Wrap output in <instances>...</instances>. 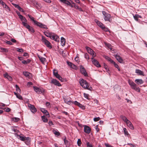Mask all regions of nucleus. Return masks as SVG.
Masks as SVG:
<instances>
[{
  "label": "nucleus",
  "mask_w": 147,
  "mask_h": 147,
  "mask_svg": "<svg viewBox=\"0 0 147 147\" xmlns=\"http://www.w3.org/2000/svg\"><path fill=\"white\" fill-rule=\"evenodd\" d=\"M135 72L136 74H138V75L144 76V74L143 72L140 69H136Z\"/></svg>",
  "instance_id": "412c9836"
},
{
  "label": "nucleus",
  "mask_w": 147,
  "mask_h": 147,
  "mask_svg": "<svg viewBox=\"0 0 147 147\" xmlns=\"http://www.w3.org/2000/svg\"><path fill=\"white\" fill-rule=\"evenodd\" d=\"M128 83L132 89L138 92H140V88L132 80H128Z\"/></svg>",
  "instance_id": "f03ea898"
},
{
  "label": "nucleus",
  "mask_w": 147,
  "mask_h": 147,
  "mask_svg": "<svg viewBox=\"0 0 147 147\" xmlns=\"http://www.w3.org/2000/svg\"><path fill=\"white\" fill-rule=\"evenodd\" d=\"M135 82L137 84L139 85L142 84L144 83L143 81L141 79H137L135 80Z\"/></svg>",
  "instance_id": "5701e85b"
},
{
  "label": "nucleus",
  "mask_w": 147,
  "mask_h": 147,
  "mask_svg": "<svg viewBox=\"0 0 147 147\" xmlns=\"http://www.w3.org/2000/svg\"><path fill=\"white\" fill-rule=\"evenodd\" d=\"M17 97L20 100H22L23 98L22 96L20 94L17 95Z\"/></svg>",
  "instance_id": "3c124183"
},
{
  "label": "nucleus",
  "mask_w": 147,
  "mask_h": 147,
  "mask_svg": "<svg viewBox=\"0 0 147 147\" xmlns=\"http://www.w3.org/2000/svg\"><path fill=\"white\" fill-rule=\"evenodd\" d=\"M44 34L47 37H51L52 34L51 33H49L47 32H44Z\"/></svg>",
  "instance_id": "c756f323"
},
{
  "label": "nucleus",
  "mask_w": 147,
  "mask_h": 147,
  "mask_svg": "<svg viewBox=\"0 0 147 147\" xmlns=\"http://www.w3.org/2000/svg\"><path fill=\"white\" fill-rule=\"evenodd\" d=\"M95 129H96V131H97V132H98L99 131V129L98 128V125H96L95 126Z\"/></svg>",
  "instance_id": "680f3d73"
},
{
  "label": "nucleus",
  "mask_w": 147,
  "mask_h": 147,
  "mask_svg": "<svg viewBox=\"0 0 147 147\" xmlns=\"http://www.w3.org/2000/svg\"><path fill=\"white\" fill-rule=\"evenodd\" d=\"M0 3L3 6H4V5H5V3L4 2H3L2 0H0Z\"/></svg>",
  "instance_id": "0e129e2a"
},
{
  "label": "nucleus",
  "mask_w": 147,
  "mask_h": 147,
  "mask_svg": "<svg viewBox=\"0 0 147 147\" xmlns=\"http://www.w3.org/2000/svg\"><path fill=\"white\" fill-rule=\"evenodd\" d=\"M105 68L106 70V71L109 74V75H110V71L109 69L107 68V67H106L105 66Z\"/></svg>",
  "instance_id": "13d9d810"
},
{
  "label": "nucleus",
  "mask_w": 147,
  "mask_h": 147,
  "mask_svg": "<svg viewBox=\"0 0 147 147\" xmlns=\"http://www.w3.org/2000/svg\"><path fill=\"white\" fill-rule=\"evenodd\" d=\"M17 51L20 52H23V50L22 48H17Z\"/></svg>",
  "instance_id": "5fc2aeb1"
},
{
  "label": "nucleus",
  "mask_w": 147,
  "mask_h": 147,
  "mask_svg": "<svg viewBox=\"0 0 147 147\" xmlns=\"http://www.w3.org/2000/svg\"><path fill=\"white\" fill-rule=\"evenodd\" d=\"M84 56H85V57L86 59H89V56L87 53H85L84 55Z\"/></svg>",
  "instance_id": "864d4df0"
},
{
  "label": "nucleus",
  "mask_w": 147,
  "mask_h": 147,
  "mask_svg": "<svg viewBox=\"0 0 147 147\" xmlns=\"http://www.w3.org/2000/svg\"><path fill=\"white\" fill-rule=\"evenodd\" d=\"M30 19L34 22L35 25H36V24H37V22H38L36 20H34V18H33L32 17H31Z\"/></svg>",
  "instance_id": "49530a36"
},
{
  "label": "nucleus",
  "mask_w": 147,
  "mask_h": 147,
  "mask_svg": "<svg viewBox=\"0 0 147 147\" xmlns=\"http://www.w3.org/2000/svg\"><path fill=\"white\" fill-rule=\"evenodd\" d=\"M42 41L49 48L51 49L52 48L51 43L46 39L45 37L42 36Z\"/></svg>",
  "instance_id": "7ed1b4c3"
},
{
  "label": "nucleus",
  "mask_w": 147,
  "mask_h": 147,
  "mask_svg": "<svg viewBox=\"0 0 147 147\" xmlns=\"http://www.w3.org/2000/svg\"><path fill=\"white\" fill-rule=\"evenodd\" d=\"M6 43L7 44H8V45H12V43L10 41H7L6 42Z\"/></svg>",
  "instance_id": "338daca9"
},
{
  "label": "nucleus",
  "mask_w": 147,
  "mask_h": 147,
  "mask_svg": "<svg viewBox=\"0 0 147 147\" xmlns=\"http://www.w3.org/2000/svg\"><path fill=\"white\" fill-rule=\"evenodd\" d=\"M3 7L5 8V9L7 11H9L10 9L9 7L7 6V5L5 3V5H4V6H3Z\"/></svg>",
  "instance_id": "ea45409f"
},
{
  "label": "nucleus",
  "mask_w": 147,
  "mask_h": 147,
  "mask_svg": "<svg viewBox=\"0 0 147 147\" xmlns=\"http://www.w3.org/2000/svg\"><path fill=\"white\" fill-rule=\"evenodd\" d=\"M123 130L124 131L125 135L126 136L128 135H129V134L127 131V129L125 128H124L123 129Z\"/></svg>",
  "instance_id": "58836bf2"
},
{
  "label": "nucleus",
  "mask_w": 147,
  "mask_h": 147,
  "mask_svg": "<svg viewBox=\"0 0 147 147\" xmlns=\"http://www.w3.org/2000/svg\"><path fill=\"white\" fill-rule=\"evenodd\" d=\"M126 123L128 126L129 127L130 129H134V127L133 125L129 120L127 121V122Z\"/></svg>",
  "instance_id": "4be33fe9"
},
{
  "label": "nucleus",
  "mask_w": 147,
  "mask_h": 147,
  "mask_svg": "<svg viewBox=\"0 0 147 147\" xmlns=\"http://www.w3.org/2000/svg\"><path fill=\"white\" fill-rule=\"evenodd\" d=\"M61 45L62 46H64L65 45V40L63 37H61Z\"/></svg>",
  "instance_id": "393cba45"
},
{
  "label": "nucleus",
  "mask_w": 147,
  "mask_h": 147,
  "mask_svg": "<svg viewBox=\"0 0 147 147\" xmlns=\"http://www.w3.org/2000/svg\"><path fill=\"white\" fill-rule=\"evenodd\" d=\"M64 100V101L66 103L69 104V105H70L71 102H72V101L70 100V99H69V98H63Z\"/></svg>",
  "instance_id": "b1692460"
},
{
  "label": "nucleus",
  "mask_w": 147,
  "mask_h": 147,
  "mask_svg": "<svg viewBox=\"0 0 147 147\" xmlns=\"http://www.w3.org/2000/svg\"><path fill=\"white\" fill-rule=\"evenodd\" d=\"M34 91L38 94L43 93L45 92V90L43 88H41L36 86L33 87Z\"/></svg>",
  "instance_id": "423d86ee"
},
{
  "label": "nucleus",
  "mask_w": 147,
  "mask_h": 147,
  "mask_svg": "<svg viewBox=\"0 0 147 147\" xmlns=\"http://www.w3.org/2000/svg\"><path fill=\"white\" fill-rule=\"evenodd\" d=\"M91 129L88 126L85 125L84 127V131L87 133V134H89L90 132Z\"/></svg>",
  "instance_id": "2eb2a0df"
},
{
  "label": "nucleus",
  "mask_w": 147,
  "mask_h": 147,
  "mask_svg": "<svg viewBox=\"0 0 147 147\" xmlns=\"http://www.w3.org/2000/svg\"><path fill=\"white\" fill-rule=\"evenodd\" d=\"M5 111L6 112H9L11 111V109L9 108H5Z\"/></svg>",
  "instance_id": "774afa93"
},
{
  "label": "nucleus",
  "mask_w": 147,
  "mask_h": 147,
  "mask_svg": "<svg viewBox=\"0 0 147 147\" xmlns=\"http://www.w3.org/2000/svg\"><path fill=\"white\" fill-rule=\"evenodd\" d=\"M46 105L48 107H49L50 106V104L49 102H47L46 103Z\"/></svg>",
  "instance_id": "69168bd1"
},
{
  "label": "nucleus",
  "mask_w": 147,
  "mask_h": 147,
  "mask_svg": "<svg viewBox=\"0 0 147 147\" xmlns=\"http://www.w3.org/2000/svg\"><path fill=\"white\" fill-rule=\"evenodd\" d=\"M84 97L87 99L88 98V94L85 93H84Z\"/></svg>",
  "instance_id": "e2e57ef3"
},
{
  "label": "nucleus",
  "mask_w": 147,
  "mask_h": 147,
  "mask_svg": "<svg viewBox=\"0 0 147 147\" xmlns=\"http://www.w3.org/2000/svg\"><path fill=\"white\" fill-rule=\"evenodd\" d=\"M112 63L114 65L115 67L119 71H120V69L118 65L114 61Z\"/></svg>",
  "instance_id": "2f4dec72"
},
{
  "label": "nucleus",
  "mask_w": 147,
  "mask_h": 147,
  "mask_svg": "<svg viewBox=\"0 0 147 147\" xmlns=\"http://www.w3.org/2000/svg\"><path fill=\"white\" fill-rule=\"evenodd\" d=\"M51 83L54 84V85L59 86H61V84L59 83V81L56 79H52L51 80Z\"/></svg>",
  "instance_id": "4468645a"
},
{
  "label": "nucleus",
  "mask_w": 147,
  "mask_h": 147,
  "mask_svg": "<svg viewBox=\"0 0 147 147\" xmlns=\"http://www.w3.org/2000/svg\"><path fill=\"white\" fill-rule=\"evenodd\" d=\"M72 103H74L76 105H78V106L79 105H80V103L78 102H77L76 101H75L73 102H72Z\"/></svg>",
  "instance_id": "4d7b16f0"
},
{
  "label": "nucleus",
  "mask_w": 147,
  "mask_h": 147,
  "mask_svg": "<svg viewBox=\"0 0 147 147\" xmlns=\"http://www.w3.org/2000/svg\"><path fill=\"white\" fill-rule=\"evenodd\" d=\"M16 90L17 91L19 92H21V90H20L19 87L17 85H16Z\"/></svg>",
  "instance_id": "a18cd8bd"
},
{
  "label": "nucleus",
  "mask_w": 147,
  "mask_h": 147,
  "mask_svg": "<svg viewBox=\"0 0 147 147\" xmlns=\"http://www.w3.org/2000/svg\"><path fill=\"white\" fill-rule=\"evenodd\" d=\"M11 4L12 5H13L16 8H18V7L19 6L18 5L16 4L15 3H12Z\"/></svg>",
  "instance_id": "603ef678"
},
{
  "label": "nucleus",
  "mask_w": 147,
  "mask_h": 147,
  "mask_svg": "<svg viewBox=\"0 0 147 147\" xmlns=\"http://www.w3.org/2000/svg\"><path fill=\"white\" fill-rule=\"evenodd\" d=\"M12 120L15 122H17L19 121L20 120V119L18 117H13L12 118Z\"/></svg>",
  "instance_id": "72a5a7b5"
},
{
  "label": "nucleus",
  "mask_w": 147,
  "mask_h": 147,
  "mask_svg": "<svg viewBox=\"0 0 147 147\" xmlns=\"http://www.w3.org/2000/svg\"><path fill=\"white\" fill-rule=\"evenodd\" d=\"M105 45L107 47H108V48L110 49L111 50H112V46L110 44L107 43L106 42H105Z\"/></svg>",
  "instance_id": "473e14b6"
},
{
  "label": "nucleus",
  "mask_w": 147,
  "mask_h": 147,
  "mask_svg": "<svg viewBox=\"0 0 147 147\" xmlns=\"http://www.w3.org/2000/svg\"><path fill=\"white\" fill-rule=\"evenodd\" d=\"M100 119V118L98 117H95L94 119V121H97Z\"/></svg>",
  "instance_id": "09e8293b"
},
{
  "label": "nucleus",
  "mask_w": 147,
  "mask_h": 147,
  "mask_svg": "<svg viewBox=\"0 0 147 147\" xmlns=\"http://www.w3.org/2000/svg\"><path fill=\"white\" fill-rule=\"evenodd\" d=\"M80 71L81 73L83 74L85 76L87 77L88 76L85 69L83 66L81 65L80 66Z\"/></svg>",
  "instance_id": "6e6552de"
},
{
  "label": "nucleus",
  "mask_w": 147,
  "mask_h": 147,
  "mask_svg": "<svg viewBox=\"0 0 147 147\" xmlns=\"http://www.w3.org/2000/svg\"><path fill=\"white\" fill-rule=\"evenodd\" d=\"M66 137H65V138L63 139V140L64 141V143L65 145L67 146V145H68V141L67 140H66Z\"/></svg>",
  "instance_id": "c9c22d12"
},
{
  "label": "nucleus",
  "mask_w": 147,
  "mask_h": 147,
  "mask_svg": "<svg viewBox=\"0 0 147 147\" xmlns=\"http://www.w3.org/2000/svg\"><path fill=\"white\" fill-rule=\"evenodd\" d=\"M42 121L44 123H47L48 122V120L47 117L43 115L41 116Z\"/></svg>",
  "instance_id": "bb28decb"
},
{
  "label": "nucleus",
  "mask_w": 147,
  "mask_h": 147,
  "mask_svg": "<svg viewBox=\"0 0 147 147\" xmlns=\"http://www.w3.org/2000/svg\"><path fill=\"white\" fill-rule=\"evenodd\" d=\"M53 133L55 135L57 136H59L60 135V134L59 132L55 130H54L53 131Z\"/></svg>",
  "instance_id": "4c0bfd02"
},
{
  "label": "nucleus",
  "mask_w": 147,
  "mask_h": 147,
  "mask_svg": "<svg viewBox=\"0 0 147 147\" xmlns=\"http://www.w3.org/2000/svg\"><path fill=\"white\" fill-rule=\"evenodd\" d=\"M4 76L5 78H7L9 81H11L12 80V78L11 76H9L7 73H6L4 74Z\"/></svg>",
  "instance_id": "a878e982"
},
{
  "label": "nucleus",
  "mask_w": 147,
  "mask_h": 147,
  "mask_svg": "<svg viewBox=\"0 0 147 147\" xmlns=\"http://www.w3.org/2000/svg\"><path fill=\"white\" fill-rule=\"evenodd\" d=\"M59 80L61 81V82H63L64 81V79L62 78L59 75L58 77H57Z\"/></svg>",
  "instance_id": "37998d69"
},
{
  "label": "nucleus",
  "mask_w": 147,
  "mask_h": 147,
  "mask_svg": "<svg viewBox=\"0 0 147 147\" xmlns=\"http://www.w3.org/2000/svg\"><path fill=\"white\" fill-rule=\"evenodd\" d=\"M77 144L79 146H81L82 142L81 140L80 139H78L77 142Z\"/></svg>",
  "instance_id": "79ce46f5"
},
{
  "label": "nucleus",
  "mask_w": 147,
  "mask_h": 147,
  "mask_svg": "<svg viewBox=\"0 0 147 147\" xmlns=\"http://www.w3.org/2000/svg\"><path fill=\"white\" fill-rule=\"evenodd\" d=\"M26 28L28 29L29 31L32 32H34V30L33 28L31 26H30L27 24L24 26Z\"/></svg>",
  "instance_id": "9b49d317"
},
{
  "label": "nucleus",
  "mask_w": 147,
  "mask_h": 147,
  "mask_svg": "<svg viewBox=\"0 0 147 147\" xmlns=\"http://www.w3.org/2000/svg\"><path fill=\"white\" fill-rule=\"evenodd\" d=\"M134 19L136 20V21H138V17L137 16V14H135V16H134Z\"/></svg>",
  "instance_id": "6e6d98bb"
},
{
  "label": "nucleus",
  "mask_w": 147,
  "mask_h": 147,
  "mask_svg": "<svg viewBox=\"0 0 147 147\" xmlns=\"http://www.w3.org/2000/svg\"><path fill=\"white\" fill-rule=\"evenodd\" d=\"M20 19L22 21V24L23 26L25 25L27 23L26 22L27 21V20L24 17L22 16V17H20Z\"/></svg>",
  "instance_id": "aec40b11"
},
{
  "label": "nucleus",
  "mask_w": 147,
  "mask_h": 147,
  "mask_svg": "<svg viewBox=\"0 0 147 147\" xmlns=\"http://www.w3.org/2000/svg\"><path fill=\"white\" fill-rule=\"evenodd\" d=\"M40 110L41 111L45 114V115L47 116L48 117H49L50 115L47 111L45 110V109L41 108H40Z\"/></svg>",
  "instance_id": "a211bd4d"
},
{
  "label": "nucleus",
  "mask_w": 147,
  "mask_h": 147,
  "mask_svg": "<svg viewBox=\"0 0 147 147\" xmlns=\"http://www.w3.org/2000/svg\"><path fill=\"white\" fill-rule=\"evenodd\" d=\"M15 135L17 138L20 139L21 141H24L25 140V137L21 136L17 133L15 134Z\"/></svg>",
  "instance_id": "6ab92c4d"
},
{
  "label": "nucleus",
  "mask_w": 147,
  "mask_h": 147,
  "mask_svg": "<svg viewBox=\"0 0 147 147\" xmlns=\"http://www.w3.org/2000/svg\"><path fill=\"white\" fill-rule=\"evenodd\" d=\"M102 13L104 16V19L105 21H110V19L111 18V16L110 14L107 13L106 12L102 11Z\"/></svg>",
  "instance_id": "0eeeda50"
},
{
  "label": "nucleus",
  "mask_w": 147,
  "mask_h": 147,
  "mask_svg": "<svg viewBox=\"0 0 147 147\" xmlns=\"http://www.w3.org/2000/svg\"><path fill=\"white\" fill-rule=\"evenodd\" d=\"M87 147H93L92 144H90L89 142H87L86 143Z\"/></svg>",
  "instance_id": "de8ad7c7"
},
{
  "label": "nucleus",
  "mask_w": 147,
  "mask_h": 147,
  "mask_svg": "<svg viewBox=\"0 0 147 147\" xmlns=\"http://www.w3.org/2000/svg\"><path fill=\"white\" fill-rule=\"evenodd\" d=\"M64 3L68 5H71V3L67 0H65L63 2Z\"/></svg>",
  "instance_id": "a19ab883"
},
{
  "label": "nucleus",
  "mask_w": 147,
  "mask_h": 147,
  "mask_svg": "<svg viewBox=\"0 0 147 147\" xmlns=\"http://www.w3.org/2000/svg\"><path fill=\"white\" fill-rule=\"evenodd\" d=\"M105 58L112 63L114 61L113 60H112L109 57L107 56H106Z\"/></svg>",
  "instance_id": "e433bc0d"
},
{
  "label": "nucleus",
  "mask_w": 147,
  "mask_h": 147,
  "mask_svg": "<svg viewBox=\"0 0 147 147\" xmlns=\"http://www.w3.org/2000/svg\"><path fill=\"white\" fill-rule=\"evenodd\" d=\"M80 83L83 88L90 90H92V87L91 86H90L89 84H88L85 80L83 79H82L80 81Z\"/></svg>",
  "instance_id": "f257e3e1"
},
{
  "label": "nucleus",
  "mask_w": 147,
  "mask_h": 147,
  "mask_svg": "<svg viewBox=\"0 0 147 147\" xmlns=\"http://www.w3.org/2000/svg\"><path fill=\"white\" fill-rule=\"evenodd\" d=\"M67 65L71 68L76 69L77 67L76 65L69 61H67Z\"/></svg>",
  "instance_id": "f3484780"
},
{
  "label": "nucleus",
  "mask_w": 147,
  "mask_h": 147,
  "mask_svg": "<svg viewBox=\"0 0 147 147\" xmlns=\"http://www.w3.org/2000/svg\"><path fill=\"white\" fill-rule=\"evenodd\" d=\"M122 119L126 123H127V121H128L129 120L127 119V118L124 116H121Z\"/></svg>",
  "instance_id": "7c9ffc66"
},
{
  "label": "nucleus",
  "mask_w": 147,
  "mask_h": 147,
  "mask_svg": "<svg viewBox=\"0 0 147 147\" xmlns=\"http://www.w3.org/2000/svg\"><path fill=\"white\" fill-rule=\"evenodd\" d=\"M28 107L32 113H34L36 112L37 109L34 105L29 104L28 105Z\"/></svg>",
  "instance_id": "1a4fd4ad"
},
{
  "label": "nucleus",
  "mask_w": 147,
  "mask_h": 147,
  "mask_svg": "<svg viewBox=\"0 0 147 147\" xmlns=\"http://www.w3.org/2000/svg\"><path fill=\"white\" fill-rule=\"evenodd\" d=\"M0 49L1 52H8L7 50L6 49L3 48H1Z\"/></svg>",
  "instance_id": "c03bdc74"
},
{
  "label": "nucleus",
  "mask_w": 147,
  "mask_h": 147,
  "mask_svg": "<svg viewBox=\"0 0 147 147\" xmlns=\"http://www.w3.org/2000/svg\"><path fill=\"white\" fill-rule=\"evenodd\" d=\"M16 13L19 16V18H20V17H22V16L20 14V13L19 12L17 11H16Z\"/></svg>",
  "instance_id": "bf43d9fd"
},
{
  "label": "nucleus",
  "mask_w": 147,
  "mask_h": 147,
  "mask_svg": "<svg viewBox=\"0 0 147 147\" xmlns=\"http://www.w3.org/2000/svg\"><path fill=\"white\" fill-rule=\"evenodd\" d=\"M96 23L97 25L101 29L105 32H107L109 31V29L106 27H105L104 25L100 22L98 21L97 20L96 21Z\"/></svg>",
  "instance_id": "20e7f679"
},
{
  "label": "nucleus",
  "mask_w": 147,
  "mask_h": 147,
  "mask_svg": "<svg viewBox=\"0 0 147 147\" xmlns=\"http://www.w3.org/2000/svg\"><path fill=\"white\" fill-rule=\"evenodd\" d=\"M80 108H81L83 109H85V107L82 104L80 103V105H79L78 106Z\"/></svg>",
  "instance_id": "8fccbe9b"
},
{
  "label": "nucleus",
  "mask_w": 147,
  "mask_h": 147,
  "mask_svg": "<svg viewBox=\"0 0 147 147\" xmlns=\"http://www.w3.org/2000/svg\"><path fill=\"white\" fill-rule=\"evenodd\" d=\"M53 74L57 78L59 76V75L58 74L57 71L55 69H54L53 70Z\"/></svg>",
  "instance_id": "cd10ccee"
},
{
  "label": "nucleus",
  "mask_w": 147,
  "mask_h": 147,
  "mask_svg": "<svg viewBox=\"0 0 147 147\" xmlns=\"http://www.w3.org/2000/svg\"><path fill=\"white\" fill-rule=\"evenodd\" d=\"M92 61L93 63L97 67H100L101 66L99 62L96 60L93 59L92 60Z\"/></svg>",
  "instance_id": "ddd939ff"
},
{
  "label": "nucleus",
  "mask_w": 147,
  "mask_h": 147,
  "mask_svg": "<svg viewBox=\"0 0 147 147\" xmlns=\"http://www.w3.org/2000/svg\"><path fill=\"white\" fill-rule=\"evenodd\" d=\"M86 48L88 52L92 56L91 59H93V58L96 56V53H95L94 52L92 49L88 47H86Z\"/></svg>",
  "instance_id": "39448f33"
},
{
  "label": "nucleus",
  "mask_w": 147,
  "mask_h": 147,
  "mask_svg": "<svg viewBox=\"0 0 147 147\" xmlns=\"http://www.w3.org/2000/svg\"><path fill=\"white\" fill-rule=\"evenodd\" d=\"M36 25L39 27L40 28H43L46 29H48L46 25L38 22Z\"/></svg>",
  "instance_id": "9d476101"
},
{
  "label": "nucleus",
  "mask_w": 147,
  "mask_h": 147,
  "mask_svg": "<svg viewBox=\"0 0 147 147\" xmlns=\"http://www.w3.org/2000/svg\"><path fill=\"white\" fill-rule=\"evenodd\" d=\"M115 57L116 58V59L120 63H122L123 60L121 57L119 55H114Z\"/></svg>",
  "instance_id": "dca6fc26"
},
{
  "label": "nucleus",
  "mask_w": 147,
  "mask_h": 147,
  "mask_svg": "<svg viewBox=\"0 0 147 147\" xmlns=\"http://www.w3.org/2000/svg\"><path fill=\"white\" fill-rule=\"evenodd\" d=\"M23 75L26 77H28L29 76L30 73L27 71H24L23 72Z\"/></svg>",
  "instance_id": "f704fd0d"
},
{
  "label": "nucleus",
  "mask_w": 147,
  "mask_h": 147,
  "mask_svg": "<svg viewBox=\"0 0 147 147\" xmlns=\"http://www.w3.org/2000/svg\"><path fill=\"white\" fill-rule=\"evenodd\" d=\"M48 124L50 126H51L53 125L52 121H49Z\"/></svg>",
  "instance_id": "052dcab7"
},
{
  "label": "nucleus",
  "mask_w": 147,
  "mask_h": 147,
  "mask_svg": "<svg viewBox=\"0 0 147 147\" xmlns=\"http://www.w3.org/2000/svg\"><path fill=\"white\" fill-rule=\"evenodd\" d=\"M38 56L39 58V59L40 60L42 63H43L45 62V61L46 60L45 58L42 57H40L39 56Z\"/></svg>",
  "instance_id": "c85d7f7f"
},
{
  "label": "nucleus",
  "mask_w": 147,
  "mask_h": 147,
  "mask_svg": "<svg viewBox=\"0 0 147 147\" xmlns=\"http://www.w3.org/2000/svg\"><path fill=\"white\" fill-rule=\"evenodd\" d=\"M50 38L57 42L59 41L60 39L59 37L55 35H52Z\"/></svg>",
  "instance_id": "f8f14e48"
}]
</instances>
